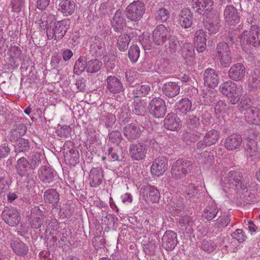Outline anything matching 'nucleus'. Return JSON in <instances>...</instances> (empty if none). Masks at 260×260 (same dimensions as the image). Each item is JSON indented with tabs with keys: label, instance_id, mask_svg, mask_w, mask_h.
<instances>
[{
	"label": "nucleus",
	"instance_id": "28",
	"mask_svg": "<svg viewBox=\"0 0 260 260\" xmlns=\"http://www.w3.org/2000/svg\"><path fill=\"white\" fill-rule=\"evenodd\" d=\"M16 169L17 174L21 177L31 172V167L29 161L24 157H21L17 160Z\"/></svg>",
	"mask_w": 260,
	"mask_h": 260
},
{
	"label": "nucleus",
	"instance_id": "5",
	"mask_svg": "<svg viewBox=\"0 0 260 260\" xmlns=\"http://www.w3.org/2000/svg\"><path fill=\"white\" fill-rule=\"evenodd\" d=\"M145 11V6L140 1H136L131 3L126 8L127 18L134 21L140 20L143 17Z\"/></svg>",
	"mask_w": 260,
	"mask_h": 260
},
{
	"label": "nucleus",
	"instance_id": "12",
	"mask_svg": "<svg viewBox=\"0 0 260 260\" xmlns=\"http://www.w3.org/2000/svg\"><path fill=\"white\" fill-rule=\"evenodd\" d=\"M2 217L5 221L11 226L17 225L20 219V213L15 208L5 209L2 213Z\"/></svg>",
	"mask_w": 260,
	"mask_h": 260
},
{
	"label": "nucleus",
	"instance_id": "51",
	"mask_svg": "<svg viewBox=\"0 0 260 260\" xmlns=\"http://www.w3.org/2000/svg\"><path fill=\"white\" fill-rule=\"evenodd\" d=\"M128 55L132 62H136L140 56V50L136 45H133L128 50Z\"/></svg>",
	"mask_w": 260,
	"mask_h": 260
},
{
	"label": "nucleus",
	"instance_id": "1",
	"mask_svg": "<svg viewBox=\"0 0 260 260\" xmlns=\"http://www.w3.org/2000/svg\"><path fill=\"white\" fill-rule=\"evenodd\" d=\"M240 42L243 50L250 53L251 46H260V27L256 24L251 25L249 30H245L240 35Z\"/></svg>",
	"mask_w": 260,
	"mask_h": 260
},
{
	"label": "nucleus",
	"instance_id": "25",
	"mask_svg": "<svg viewBox=\"0 0 260 260\" xmlns=\"http://www.w3.org/2000/svg\"><path fill=\"white\" fill-rule=\"evenodd\" d=\"M103 171L100 168H93L90 172L89 181L90 185L92 187H96L103 182Z\"/></svg>",
	"mask_w": 260,
	"mask_h": 260
},
{
	"label": "nucleus",
	"instance_id": "23",
	"mask_svg": "<svg viewBox=\"0 0 260 260\" xmlns=\"http://www.w3.org/2000/svg\"><path fill=\"white\" fill-rule=\"evenodd\" d=\"M204 80L205 85H207L209 87L214 88L218 83V74L215 70L208 68L204 72Z\"/></svg>",
	"mask_w": 260,
	"mask_h": 260
},
{
	"label": "nucleus",
	"instance_id": "19",
	"mask_svg": "<svg viewBox=\"0 0 260 260\" xmlns=\"http://www.w3.org/2000/svg\"><path fill=\"white\" fill-rule=\"evenodd\" d=\"M242 141L241 135L238 134H233L225 138L224 145L228 150L234 151L240 147Z\"/></svg>",
	"mask_w": 260,
	"mask_h": 260
},
{
	"label": "nucleus",
	"instance_id": "41",
	"mask_svg": "<svg viewBox=\"0 0 260 260\" xmlns=\"http://www.w3.org/2000/svg\"><path fill=\"white\" fill-rule=\"evenodd\" d=\"M230 46L227 42L219 43L216 48L215 56L216 57L231 53Z\"/></svg>",
	"mask_w": 260,
	"mask_h": 260
},
{
	"label": "nucleus",
	"instance_id": "21",
	"mask_svg": "<svg viewBox=\"0 0 260 260\" xmlns=\"http://www.w3.org/2000/svg\"><path fill=\"white\" fill-rule=\"evenodd\" d=\"M177 22L184 28H189L192 24V16L190 10H182L177 17Z\"/></svg>",
	"mask_w": 260,
	"mask_h": 260
},
{
	"label": "nucleus",
	"instance_id": "54",
	"mask_svg": "<svg viewBox=\"0 0 260 260\" xmlns=\"http://www.w3.org/2000/svg\"><path fill=\"white\" fill-rule=\"evenodd\" d=\"M71 127L69 125L58 127L56 129L57 135L60 137L68 138L71 133Z\"/></svg>",
	"mask_w": 260,
	"mask_h": 260
},
{
	"label": "nucleus",
	"instance_id": "49",
	"mask_svg": "<svg viewBox=\"0 0 260 260\" xmlns=\"http://www.w3.org/2000/svg\"><path fill=\"white\" fill-rule=\"evenodd\" d=\"M41 157L42 155L38 152H34L30 156L29 161L32 170L35 169L41 164Z\"/></svg>",
	"mask_w": 260,
	"mask_h": 260
},
{
	"label": "nucleus",
	"instance_id": "62",
	"mask_svg": "<svg viewBox=\"0 0 260 260\" xmlns=\"http://www.w3.org/2000/svg\"><path fill=\"white\" fill-rule=\"evenodd\" d=\"M50 0H37V8L40 10H44L49 5Z\"/></svg>",
	"mask_w": 260,
	"mask_h": 260
},
{
	"label": "nucleus",
	"instance_id": "16",
	"mask_svg": "<svg viewBox=\"0 0 260 260\" xmlns=\"http://www.w3.org/2000/svg\"><path fill=\"white\" fill-rule=\"evenodd\" d=\"M144 128L142 125L131 123L124 127V135L129 141H133L139 138Z\"/></svg>",
	"mask_w": 260,
	"mask_h": 260
},
{
	"label": "nucleus",
	"instance_id": "34",
	"mask_svg": "<svg viewBox=\"0 0 260 260\" xmlns=\"http://www.w3.org/2000/svg\"><path fill=\"white\" fill-rule=\"evenodd\" d=\"M192 102L188 98H183L176 105L175 108L177 112L186 114L192 110Z\"/></svg>",
	"mask_w": 260,
	"mask_h": 260
},
{
	"label": "nucleus",
	"instance_id": "6",
	"mask_svg": "<svg viewBox=\"0 0 260 260\" xmlns=\"http://www.w3.org/2000/svg\"><path fill=\"white\" fill-rule=\"evenodd\" d=\"M148 108L150 114L157 118H162L166 114L165 102L160 98H153L149 103Z\"/></svg>",
	"mask_w": 260,
	"mask_h": 260
},
{
	"label": "nucleus",
	"instance_id": "11",
	"mask_svg": "<svg viewBox=\"0 0 260 260\" xmlns=\"http://www.w3.org/2000/svg\"><path fill=\"white\" fill-rule=\"evenodd\" d=\"M206 17L207 19L205 23L206 29L211 34L217 33L220 28L219 13L215 10Z\"/></svg>",
	"mask_w": 260,
	"mask_h": 260
},
{
	"label": "nucleus",
	"instance_id": "53",
	"mask_svg": "<svg viewBox=\"0 0 260 260\" xmlns=\"http://www.w3.org/2000/svg\"><path fill=\"white\" fill-rule=\"evenodd\" d=\"M18 143L16 146V150L19 152L26 151L29 149V142L25 139H18Z\"/></svg>",
	"mask_w": 260,
	"mask_h": 260
},
{
	"label": "nucleus",
	"instance_id": "50",
	"mask_svg": "<svg viewBox=\"0 0 260 260\" xmlns=\"http://www.w3.org/2000/svg\"><path fill=\"white\" fill-rule=\"evenodd\" d=\"M216 247V244L210 239H204L202 241V249L209 253L213 252Z\"/></svg>",
	"mask_w": 260,
	"mask_h": 260
},
{
	"label": "nucleus",
	"instance_id": "15",
	"mask_svg": "<svg viewBox=\"0 0 260 260\" xmlns=\"http://www.w3.org/2000/svg\"><path fill=\"white\" fill-rule=\"evenodd\" d=\"M245 68L241 63L233 64L228 72L229 77L235 81H241L245 75Z\"/></svg>",
	"mask_w": 260,
	"mask_h": 260
},
{
	"label": "nucleus",
	"instance_id": "8",
	"mask_svg": "<svg viewBox=\"0 0 260 260\" xmlns=\"http://www.w3.org/2000/svg\"><path fill=\"white\" fill-rule=\"evenodd\" d=\"M212 0H192L191 6L195 12L200 15L206 16L215 11L213 7Z\"/></svg>",
	"mask_w": 260,
	"mask_h": 260
},
{
	"label": "nucleus",
	"instance_id": "20",
	"mask_svg": "<svg viewBox=\"0 0 260 260\" xmlns=\"http://www.w3.org/2000/svg\"><path fill=\"white\" fill-rule=\"evenodd\" d=\"M162 246L166 250H173L177 243V234L172 231H167L161 238Z\"/></svg>",
	"mask_w": 260,
	"mask_h": 260
},
{
	"label": "nucleus",
	"instance_id": "52",
	"mask_svg": "<svg viewBox=\"0 0 260 260\" xmlns=\"http://www.w3.org/2000/svg\"><path fill=\"white\" fill-rule=\"evenodd\" d=\"M231 220L230 217L226 215L220 216L218 221L213 224L215 229H220L226 226Z\"/></svg>",
	"mask_w": 260,
	"mask_h": 260
},
{
	"label": "nucleus",
	"instance_id": "17",
	"mask_svg": "<svg viewBox=\"0 0 260 260\" xmlns=\"http://www.w3.org/2000/svg\"><path fill=\"white\" fill-rule=\"evenodd\" d=\"M131 157L136 160L143 159L147 153L146 145L141 143L132 144L129 148Z\"/></svg>",
	"mask_w": 260,
	"mask_h": 260
},
{
	"label": "nucleus",
	"instance_id": "56",
	"mask_svg": "<svg viewBox=\"0 0 260 260\" xmlns=\"http://www.w3.org/2000/svg\"><path fill=\"white\" fill-rule=\"evenodd\" d=\"M217 58L219 60L221 66L223 68L230 67L232 62L231 53L224 55H220V56Z\"/></svg>",
	"mask_w": 260,
	"mask_h": 260
},
{
	"label": "nucleus",
	"instance_id": "37",
	"mask_svg": "<svg viewBox=\"0 0 260 260\" xmlns=\"http://www.w3.org/2000/svg\"><path fill=\"white\" fill-rule=\"evenodd\" d=\"M168 43L165 44V48L167 52L174 53L180 45L179 41L175 36L170 35L168 38Z\"/></svg>",
	"mask_w": 260,
	"mask_h": 260
},
{
	"label": "nucleus",
	"instance_id": "2",
	"mask_svg": "<svg viewBox=\"0 0 260 260\" xmlns=\"http://www.w3.org/2000/svg\"><path fill=\"white\" fill-rule=\"evenodd\" d=\"M70 25L68 19H64L56 21L52 20L46 27L48 39L51 40H60L65 35Z\"/></svg>",
	"mask_w": 260,
	"mask_h": 260
},
{
	"label": "nucleus",
	"instance_id": "27",
	"mask_svg": "<svg viewBox=\"0 0 260 260\" xmlns=\"http://www.w3.org/2000/svg\"><path fill=\"white\" fill-rule=\"evenodd\" d=\"M10 245L13 252L20 256L26 255L29 250L28 246L18 239L11 240Z\"/></svg>",
	"mask_w": 260,
	"mask_h": 260
},
{
	"label": "nucleus",
	"instance_id": "24",
	"mask_svg": "<svg viewBox=\"0 0 260 260\" xmlns=\"http://www.w3.org/2000/svg\"><path fill=\"white\" fill-rule=\"evenodd\" d=\"M164 126L170 131H177L181 125V122L177 115L171 113L168 114L164 120Z\"/></svg>",
	"mask_w": 260,
	"mask_h": 260
},
{
	"label": "nucleus",
	"instance_id": "40",
	"mask_svg": "<svg viewBox=\"0 0 260 260\" xmlns=\"http://www.w3.org/2000/svg\"><path fill=\"white\" fill-rule=\"evenodd\" d=\"M219 138V132L215 129H211L208 131L204 137V140L208 146L215 144Z\"/></svg>",
	"mask_w": 260,
	"mask_h": 260
},
{
	"label": "nucleus",
	"instance_id": "13",
	"mask_svg": "<svg viewBox=\"0 0 260 260\" xmlns=\"http://www.w3.org/2000/svg\"><path fill=\"white\" fill-rule=\"evenodd\" d=\"M140 194L147 203H156L159 201V196L158 190L149 185L143 186L141 188Z\"/></svg>",
	"mask_w": 260,
	"mask_h": 260
},
{
	"label": "nucleus",
	"instance_id": "30",
	"mask_svg": "<svg viewBox=\"0 0 260 260\" xmlns=\"http://www.w3.org/2000/svg\"><path fill=\"white\" fill-rule=\"evenodd\" d=\"M117 137L118 140L115 141V144H116L117 148L116 149V153H115V157L118 161L122 162L124 159L123 153L125 150L122 145H124V142L122 141V136L118 131H115V138Z\"/></svg>",
	"mask_w": 260,
	"mask_h": 260
},
{
	"label": "nucleus",
	"instance_id": "42",
	"mask_svg": "<svg viewBox=\"0 0 260 260\" xmlns=\"http://www.w3.org/2000/svg\"><path fill=\"white\" fill-rule=\"evenodd\" d=\"M150 90V87L147 85H142L137 86L133 91L134 97L138 98L146 96Z\"/></svg>",
	"mask_w": 260,
	"mask_h": 260
},
{
	"label": "nucleus",
	"instance_id": "33",
	"mask_svg": "<svg viewBox=\"0 0 260 260\" xmlns=\"http://www.w3.org/2000/svg\"><path fill=\"white\" fill-rule=\"evenodd\" d=\"M75 9V3L71 0H63L59 5V10L64 16L72 14Z\"/></svg>",
	"mask_w": 260,
	"mask_h": 260
},
{
	"label": "nucleus",
	"instance_id": "57",
	"mask_svg": "<svg viewBox=\"0 0 260 260\" xmlns=\"http://www.w3.org/2000/svg\"><path fill=\"white\" fill-rule=\"evenodd\" d=\"M170 13L166 9L162 8L157 12L156 19L160 22H165L169 18Z\"/></svg>",
	"mask_w": 260,
	"mask_h": 260
},
{
	"label": "nucleus",
	"instance_id": "3",
	"mask_svg": "<svg viewBox=\"0 0 260 260\" xmlns=\"http://www.w3.org/2000/svg\"><path fill=\"white\" fill-rule=\"evenodd\" d=\"M219 89L221 92L228 98L229 103L232 105L237 103L243 93V88L237 87L232 81L221 84Z\"/></svg>",
	"mask_w": 260,
	"mask_h": 260
},
{
	"label": "nucleus",
	"instance_id": "47",
	"mask_svg": "<svg viewBox=\"0 0 260 260\" xmlns=\"http://www.w3.org/2000/svg\"><path fill=\"white\" fill-rule=\"evenodd\" d=\"M86 59L84 56H81L75 62L74 71L77 74L81 73L86 68Z\"/></svg>",
	"mask_w": 260,
	"mask_h": 260
},
{
	"label": "nucleus",
	"instance_id": "48",
	"mask_svg": "<svg viewBox=\"0 0 260 260\" xmlns=\"http://www.w3.org/2000/svg\"><path fill=\"white\" fill-rule=\"evenodd\" d=\"M239 31L236 29L230 30L226 34L224 38L225 42L229 45H232L237 41L239 37Z\"/></svg>",
	"mask_w": 260,
	"mask_h": 260
},
{
	"label": "nucleus",
	"instance_id": "14",
	"mask_svg": "<svg viewBox=\"0 0 260 260\" xmlns=\"http://www.w3.org/2000/svg\"><path fill=\"white\" fill-rule=\"evenodd\" d=\"M168 168V160L164 156H159L154 160L151 167L152 175L159 176L164 174Z\"/></svg>",
	"mask_w": 260,
	"mask_h": 260
},
{
	"label": "nucleus",
	"instance_id": "43",
	"mask_svg": "<svg viewBox=\"0 0 260 260\" xmlns=\"http://www.w3.org/2000/svg\"><path fill=\"white\" fill-rule=\"evenodd\" d=\"M66 154L64 156L67 157V159L70 161L71 164L75 165L77 162H79V155L78 151L73 147L70 150H67L66 152H64Z\"/></svg>",
	"mask_w": 260,
	"mask_h": 260
},
{
	"label": "nucleus",
	"instance_id": "35",
	"mask_svg": "<svg viewBox=\"0 0 260 260\" xmlns=\"http://www.w3.org/2000/svg\"><path fill=\"white\" fill-rule=\"evenodd\" d=\"M27 128L24 124H16L11 131L10 139L12 142L18 140L26 132Z\"/></svg>",
	"mask_w": 260,
	"mask_h": 260
},
{
	"label": "nucleus",
	"instance_id": "10",
	"mask_svg": "<svg viewBox=\"0 0 260 260\" xmlns=\"http://www.w3.org/2000/svg\"><path fill=\"white\" fill-rule=\"evenodd\" d=\"M170 29L163 24L157 25L153 32V40L157 45H163L170 35Z\"/></svg>",
	"mask_w": 260,
	"mask_h": 260
},
{
	"label": "nucleus",
	"instance_id": "4",
	"mask_svg": "<svg viewBox=\"0 0 260 260\" xmlns=\"http://www.w3.org/2000/svg\"><path fill=\"white\" fill-rule=\"evenodd\" d=\"M192 169V162L189 160L179 159L176 160L171 168V174L175 179H181L186 176Z\"/></svg>",
	"mask_w": 260,
	"mask_h": 260
},
{
	"label": "nucleus",
	"instance_id": "32",
	"mask_svg": "<svg viewBox=\"0 0 260 260\" xmlns=\"http://www.w3.org/2000/svg\"><path fill=\"white\" fill-rule=\"evenodd\" d=\"M219 210L217 205L212 201L206 206L203 211V216L208 221L213 219L217 215Z\"/></svg>",
	"mask_w": 260,
	"mask_h": 260
},
{
	"label": "nucleus",
	"instance_id": "46",
	"mask_svg": "<svg viewBox=\"0 0 260 260\" xmlns=\"http://www.w3.org/2000/svg\"><path fill=\"white\" fill-rule=\"evenodd\" d=\"M130 41L129 36L125 34L121 35L117 41V46L121 51H125L128 47Z\"/></svg>",
	"mask_w": 260,
	"mask_h": 260
},
{
	"label": "nucleus",
	"instance_id": "7",
	"mask_svg": "<svg viewBox=\"0 0 260 260\" xmlns=\"http://www.w3.org/2000/svg\"><path fill=\"white\" fill-rule=\"evenodd\" d=\"M225 181L230 185V187L237 190H244L247 188L246 184L242 181V176L238 172H230Z\"/></svg>",
	"mask_w": 260,
	"mask_h": 260
},
{
	"label": "nucleus",
	"instance_id": "59",
	"mask_svg": "<svg viewBox=\"0 0 260 260\" xmlns=\"http://www.w3.org/2000/svg\"><path fill=\"white\" fill-rule=\"evenodd\" d=\"M9 51L12 58L18 59L21 56V51L18 47L12 46L10 48Z\"/></svg>",
	"mask_w": 260,
	"mask_h": 260
},
{
	"label": "nucleus",
	"instance_id": "18",
	"mask_svg": "<svg viewBox=\"0 0 260 260\" xmlns=\"http://www.w3.org/2000/svg\"><path fill=\"white\" fill-rule=\"evenodd\" d=\"M223 15L225 22L229 24L234 25L240 21V16L233 6H226L224 10Z\"/></svg>",
	"mask_w": 260,
	"mask_h": 260
},
{
	"label": "nucleus",
	"instance_id": "29",
	"mask_svg": "<svg viewBox=\"0 0 260 260\" xmlns=\"http://www.w3.org/2000/svg\"><path fill=\"white\" fill-rule=\"evenodd\" d=\"M39 177L44 183H50L54 180V174L49 167L43 166L40 169Z\"/></svg>",
	"mask_w": 260,
	"mask_h": 260
},
{
	"label": "nucleus",
	"instance_id": "61",
	"mask_svg": "<svg viewBox=\"0 0 260 260\" xmlns=\"http://www.w3.org/2000/svg\"><path fill=\"white\" fill-rule=\"evenodd\" d=\"M75 85L78 89L76 92L82 91L86 86L85 81L83 78H80L76 80Z\"/></svg>",
	"mask_w": 260,
	"mask_h": 260
},
{
	"label": "nucleus",
	"instance_id": "22",
	"mask_svg": "<svg viewBox=\"0 0 260 260\" xmlns=\"http://www.w3.org/2000/svg\"><path fill=\"white\" fill-rule=\"evenodd\" d=\"M181 55L186 64L192 66L194 59V50L192 44L191 43L184 44L181 50Z\"/></svg>",
	"mask_w": 260,
	"mask_h": 260
},
{
	"label": "nucleus",
	"instance_id": "58",
	"mask_svg": "<svg viewBox=\"0 0 260 260\" xmlns=\"http://www.w3.org/2000/svg\"><path fill=\"white\" fill-rule=\"evenodd\" d=\"M233 238L237 240L239 242L242 243L246 240L247 238L245 232L242 229H237L232 235Z\"/></svg>",
	"mask_w": 260,
	"mask_h": 260
},
{
	"label": "nucleus",
	"instance_id": "45",
	"mask_svg": "<svg viewBox=\"0 0 260 260\" xmlns=\"http://www.w3.org/2000/svg\"><path fill=\"white\" fill-rule=\"evenodd\" d=\"M102 65V63L96 59L90 60L87 62L86 71L90 73H96L101 69Z\"/></svg>",
	"mask_w": 260,
	"mask_h": 260
},
{
	"label": "nucleus",
	"instance_id": "9",
	"mask_svg": "<svg viewBox=\"0 0 260 260\" xmlns=\"http://www.w3.org/2000/svg\"><path fill=\"white\" fill-rule=\"evenodd\" d=\"M245 120L249 124L260 125V109L255 107L242 106Z\"/></svg>",
	"mask_w": 260,
	"mask_h": 260
},
{
	"label": "nucleus",
	"instance_id": "60",
	"mask_svg": "<svg viewBox=\"0 0 260 260\" xmlns=\"http://www.w3.org/2000/svg\"><path fill=\"white\" fill-rule=\"evenodd\" d=\"M10 152V148L7 144H3L0 146V158L7 157Z\"/></svg>",
	"mask_w": 260,
	"mask_h": 260
},
{
	"label": "nucleus",
	"instance_id": "44",
	"mask_svg": "<svg viewBox=\"0 0 260 260\" xmlns=\"http://www.w3.org/2000/svg\"><path fill=\"white\" fill-rule=\"evenodd\" d=\"M146 104L141 100L134 101L133 111L136 115L144 116L146 110Z\"/></svg>",
	"mask_w": 260,
	"mask_h": 260
},
{
	"label": "nucleus",
	"instance_id": "64",
	"mask_svg": "<svg viewBox=\"0 0 260 260\" xmlns=\"http://www.w3.org/2000/svg\"><path fill=\"white\" fill-rule=\"evenodd\" d=\"M33 172H30L28 173V174H26L25 176H23V177H25L26 178V182L27 184H29L31 185H33L35 184V181L34 179V176L33 175Z\"/></svg>",
	"mask_w": 260,
	"mask_h": 260
},
{
	"label": "nucleus",
	"instance_id": "55",
	"mask_svg": "<svg viewBox=\"0 0 260 260\" xmlns=\"http://www.w3.org/2000/svg\"><path fill=\"white\" fill-rule=\"evenodd\" d=\"M198 192V187L196 186L193 184H189L187 187L184 196L186 199L189 200L192 197L197 195Z\"/></svg>",
	"mask_w": 260,
	"mask_h": 260
},
{
	"label": "nucleus",
	"instance_id": "26",
	"mask_svg": "<svg viewBox=\"0 0 260 260\" xmlns=\"http://www.w3.org/2000/svg\"><path fill=\"white\" fill-rule=\"evenodd\" d=\"M180 87L177 83L167 82L162 87V92L166 96L172 98L179 93Z\"/></svg>",
	"mask_w": 260,
	"mask_h": 260
},
{
	"label": "nucleus",
	"instance_id": "39",
	"mask_svg": "<svg viewBox=\"0 0 260 260\" xmlns=\"http://www.w3.org/2000/svg\"><path fill=\"white\" fill-rule=\"evenodd\" d=\"M44 199L46 202L55 204L59 200V194L54 189H48L44 192Z\"/></svg>",
	"mask_w": 260,
	"mask_h": 260
},
{
	"label": "nucleus",
	"instance_id": "63",
	"mask_svg": "<svg viewBox=\"0 0 260 260\" xmlns=\"http://www.w3.org/2000/svg\"><path fill=\"white\" fill-rule=\"evenodd\" d=\"M187 123L190 125H196L199 123V118L195 115H189L187 119Z\"/></svg>",
	"mask_w": 260,
	"mask_h": 260
},
{
	"label": "nucleus",
	"instance_id": "38",
	"mask_svg": "<svg viewBox=\"0 0 260 260\" xmlns=\"http://www.w3.org/2000/svg\"><path fill=\"white\" fill-rule=\"evenodd\" d=\"M245 149L249 157L256 156L258 151L257 142L254 139L248 140Z\"/></svg>",
	"mask_w": 260,
	"mask_h": 260
},
{
	"label": "nucleus",
	"instance_id": "31",
	"mask_svg": "<svg viewBox=\"0 0 260 260\" xmlns=\"http://www.w3.org/2000/svg\"><path fill=\"white\" fill-rule=\"evenodd\" d=\"M206 38L205 32L200 29L196 31L194 37V44L196 45L197 50L199 52H202L206 48Z\"/></svg>",
	"mask_w": 260,
	"mask_h": 260
},
{
	"label": "nucleus",
	"instance_id": "36",
	"mask_svg": "<svg viewBox=\"0 0 260 260\" xmlns=\"http://www.w3.org/2000/svg\"><path fill=\"white\" fill-rule=\"evenodd\" d=\"M124 14L123 9H119L115 13V31H119L125 26Z\"/></svg>",
	"mask_w": 260,
	"mask_h": 260
}]
</instances>
